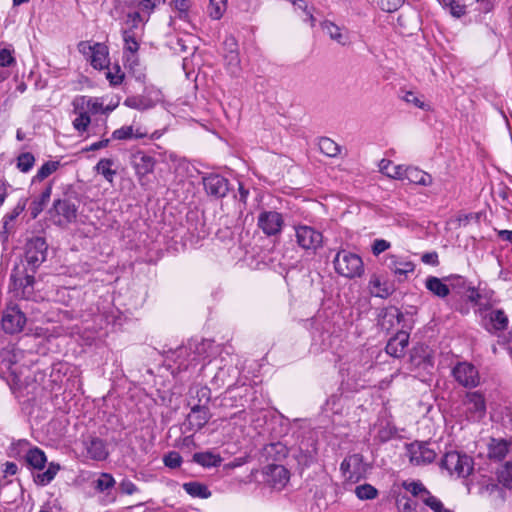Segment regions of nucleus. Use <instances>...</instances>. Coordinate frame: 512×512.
<instances>
[{
  "instance_id": "obj_15",
  "label": "nucleus",
  "mask_w": 512,
  "mask_h": 512,
  "mask_svg": "<svg viewBox=\"0 0 512 512\" xmlns=\"http://www.w3.org/2000/svg\"><path fill=\"white\" fill-rule=\"evenodd\" d=\"M202 181L206 193L216 199L225 197L230 190L228 179L219 174H208Z\"/></svg>"
},
{
  "instance_id": "obj_31",
  "label": "nucleus",
  "mask_w": 512,
  "mask_h": 512,
  "mask_svg": "<svg viewBox=\"0 0 512 512\" xmlns=\"http://www.w3.org/2000/svg\"><path fill=\"white\" fill-rule=\"evenodd\" d=\"M170 47L177 54H194L196 51L191 35L177 37L174 41L170 42Z\"/></svg>"
},
{
  "instance_id": "obj_60",
  "label": "nucleus",
  "mask_w": 512,
  "mask_h": 512,
  "mask_svg": "<svg viewBox=\"0 0 512 512\" xmlns=\"http://www.w3.org/2000/svg\"><path fill=\"white\" fill-rule=\"evenodd\" d=\"M423 503L434 512H453L450 509L445 508L441 500L431 493L424 499Z\"/></svg>"
},
{
  "instance_id": "obj_42",
  "label": "nucleus",
  "mask_w": 512,
  "mask_h": 512,
  "mask_svg": "<svg viewBox=\"0 0 512 512\" xmlns=\"http://www.w3.org/2000/svg\"><path fill=\"white\" fill-rule=\"evenodd\" d=\"M249 390V388L247 386H241V387H231L229 386V388L227 389L226 393H225V396L223 398V401L227 402V401H236L238 398H239V401L240 403H231L230 405L231 406H241L243 407L244 406V400H243V395L246 394V392Z\"/></svg>"
},
{
  "instance_id": "obj_25",
  "label": "nucleus",
  "mask_w": 512,
  "mask_h": 512,
  "mask_svg": "<svg viewBox=\"0 0 512 512\" xmlns=\"http://www.w3.org/2000/svg\"><path fill=\"white\" fill-rule=\"evenodd\" d=\"M73 107L78 110H85L88 114L104 113L103 103L97 98L79 96L73 100Z\"/></svg>"
},
{
  "instance_id": "obj_41",
  "label": "nucleus",
  "mask_w": 512,
  "mask_h": 512,
  "mask_svg": "<svg viewBox=\"0 0 512 512\" xmlns=\"http://www.w3.org/2000/svg\"><path fill=\"white\" fill-rule=\"evenodd\" d=\"M397 434L396 427L389 421H380L378 424L376 438L385 443Z\"/></svg>"
},
{
  "instance_id": "obj_62",
  "label": "nucleus",
  "mask_w": 512,
  "mask_h": 512,
  "mask_svg": "<svg viewBox=\"0 0 512 512\" xmlns=\"http://www.w3.org/2000/svg\"><path fill=\"white\" fill-rule=\"evenodd\" d=\"M402 99L407 103L413 104L417 108L426 110V104L413 91H406L402 96Z\"/></svg>"
},
{
  "instance_id": "obj_39",
  "label": "nucleus",
  "mask_w": 512,
  "mask_h": 512,
  "mask_svg": "<svg viewBox=\"0 0 512 512\" xmlns=\"http://www.w3.org/2000/svg\"><path fill=\"white\" fill-rule=\"evenodd\" d=\"M147 134L144 132H140L139 129L134 130L133 126H122L119 129H116L112 133V139L114 140H129V139H139L145 137Z\"/></svg>"
},
{
  "instance_id": "obj_6",
  "label": "nucleus",
  "mask_w": 512,
  "mask_h": 512,
  "mask_svg": "<svg viewBox=\"0 0 512 512\" xmlns=\"http://www.w3.org/2000/svg\"><path fill=\"white\" fill-rule=\"evenodd\" d=\"M335 271L346 278L360 277L364 273L362 258L352 252L341 250L333 259Z\"/></svg>"
},
{
  "instance_id": "obj_54",
  "label": "nucleus",
  "mask_w": 512,
  "mask_h": 512,
  "mask_svg": "<svg viewBox=\"0 0 512 512\" xmlns=\"http://www.w3.org/2000/svg\"><path fill=\"white\" fill-rule=\"evenodd\" d=\"M355 494L361 500H371L377 497L378 491L370 484H363L356 487Z\"/></svg>"
},
{
  "instance_id": "obj_23",
  "label": "nucleus",
  "mask_w": 512,
  "mask_h": 512,
  "mask_svg": "<svg viewBox=\"0 0 512 512\" xmlns=\"http://www.w3.org/2000/svg\"><path fill=\"white\" fill-rule=\"evenodd\" d=\"M511 442L502 438H491L487 445V456L494 462L504 460L509 452Z\"/></svg>"
},
{
  "instance_id": "obj_19",
  "label": "nucleus",
  "mask_w": 512,
  "mask_h": 512,
  "mask_svg": "<svg viewBox=\"0 0 512 512\" xmlns=\"http://www.w3.org/2000/svg\"><path fill=\"white\" fill-rule=\"evenodd\" d=\"M340 470L344 478L350 482L356 483L361 478V456L354 454L346 457L341 465Z\"/></svg>"
},
{
  "instance_id": "obj_4",
  "label": "nucleus",
  "mask_w": 512,
  "mask_h": 512,
  "mask_svg": "<svg viewBox=\"0 0 512 512\" xmlns=\"http://www.w3.org/2000/svg\"><path fill=\"white\" fill-rule=\"evenodd\" d=\"M440 468L446 470L450 476L466 478L474 469V461L465 453L449 451L441 459Z\"/></svg>"
},
{
  "instance_id": "obj_24",
  "label": "nucleus",
  "mask_w": 512,
  "mask_h": 512,
  "mask_svg": "<svg viewBox=\"0 0 512 512\" xmlns=\"http://www.w3.org/2000/svg\"><path fill=\"white\" fill-rule=\"evenodd\" d=\"M33 272L24 263L21 266H16L10 276L14 286L22 287L24 290L32 287L35 281Z\"/></svg>"
},
{
  "instance_id": "obj_28",
  "label": "nucleus",
  "mask_w": 512,
  "mask_h": 512,
  "mask_svg": "<svg viewBox=\"0 0 512 512\" xmlns=\"http://www.w3.org/2000/svg\"><path fill=\"white\" fill-rule=\"evenodd\" d=\"M133 165L137 174L146 175L154 170L155 159L143 152H137L133 156Z\"/></svg>"
},
{
  "instance_id": "obj_12",
  "label": "nucleus",
  "mask_w": 512,
  "mask_h": 512,
  "mask_svg": "<svg viewBox=\"0 0 512 512\" xmlns=\"http://www.w3.org/2000/svg\"><path fill=\"white\" fill-rule=\"evenodd\" d=\"M455 380L465 388H474L480 384V375L477 368L467 362H460L452 369Z\"/></svg>"
},
{
  "instance_id": "obj_45",
  "label": "nucleus",
  "mask_w": 512,
  "mask_h": 512,
  "mask_svg": "<svg viewBox=\"0 0 512 512\" xmlns=\"http://www.w3.org/2000/svg\"><path fill=\"white\" fill-rule=\"evenodd\" d=\"M60 167L59 161H47L45 162L37 171L36 175L33 177V182H41Z\"/></svg>"
},
{
  "instance_id": "obj_9",
  "label": "nucleus",
  "mask_w": 512,
  "mask_h": 512,
  "mask_svg": "<svg viewBox=\"0 0 512 512\" xmlns=\"http://www.w3.org/2000/svg\"><path fill=\"white\" fill-rule=\"evenodd\" d=\"M47 248L46 241L42 237H35L27 242L24 262L31 272L35 273L36 269L45 261Z\"/></svg>"
},
{
  "instance_id": "obj_49",
  "label": "nucleus",
  "mask_w": 512,
  "mask_h": 512,
  "mask_svg": "<svg viewBox=\"0 0 512 512\" xmlns=\"http://www.w3.org/2000/svg\"><path fill=\"white\" fill-rule=\"evenodd\" d=\"M320 151L329 157H335L340 153V147L332 139L323 137L319 141Z\"/></svg>"
},
{
  "instance_id": "obj_43",
  "label": "nucleus",
  "mask_w": 512,
  "mask_h": 512,
  "mask_svg": "<svg viewBox=\"0 0 512 512\" xmlns=\"http://www.w3.org/2000/svg\"><path fill=\"white\" fill-rule=\"evenodd\" d=\"M1 365L7 370H12V367L19 361L18 351L13 347L3 348L0 352Z\"/></svg>"
},
{
  "instance_id": "obj_58",
  "label": "nucleus",
  "mask_w": 512,
  "mask_h": 512,
  "mask_svg": "<svg viewBox=\"0 0 512 512\" xmlns=\"http://www.w3.org/2000/svg\"><path fill=\"white\" fill-rule=\"evenodd\" d=\"M183 459L179 452L170 451L163 457V463L166 467L176 469L181 466Z\"/></svg>"
},
{
  "instance_id": "obj_52",
  "label": "nucleus",
  "mask_w": 512,
  "mask_h": 512,
  "mask_svg": "<svg viewBox=\"0 0 512 512\" xmlns=\"http://www.w3.org/2000/svg\"><path fill=\"white\" fill-rule=\"evenodd\" d=\"M226 8L227 3L220 2L217 0H209L207 12L212 19L219 20L226 11Z\"/></svg>"
},
{
  "instance_id": "obj_35",
  "label": "nucleus",
  "mask_w": 512,
  "mask_h": 512,
  "mask_svg": "<svg viewBox=\"0 0 512 512\" xmlns=\"http://www.w3.org/2000/svg\"><path fill=\"white\" fill-rule=\"evenodd\" d=\"M183 489L194 498L207 499L211 496V491L208 489L207 485L197 481L184 483Z\"/></svg>"
},
{
  "instance_id": "obj_17",
  "label": "nucleus",
  "mask_w": 512,
  "mask_h": 512,
  "mask_svg": "<svg viewBox=\"0 0 512 512\" xmlns=\"http://www.w3.org/2000/svg\"><path fill=\"white\" fill-rule=\"evenodd\" d=\"M386 267L398 278L399 281L406 280L408 274L413 273L415 265L413 262L398 257L394 254L385 256Z\"/></svg>"
},
{
  "instance_id": "obj_10",
  "label": "nucleus",
  "mask_w": 512,
  "mask_h": 512,
  "mask_svg": "<svg viewBox=\"0 0 512 512\" xmlns=\"http://www.w3.org/2000/svg\"><path fill=\"white\" fill-rule=\"evenodd\" d=\"M26 320L25 314L18 306H8L3 312L1 326L5 333L13 335L23 330Z\"/></svg>"
},
{
  "instance_id": "obj_22",
  "label": "nucleus",
  "mask_w": 512,
  "mask_h": 512,
  "mask_svg": "<svg viewBox=\"0 0 512 512\" xmlns=\"http://www.w3.org/2000/svg\"><path fill=\"white\" fill-rule=\"evenodd\" d=\"M409 343V333L406 331H398L391 337L386 345L387 354L400 358L405 354V349Z\"/></svg>"
},
{
  "instance_id": "obj_64",
  "label": "nucleus",
  "mask_w": 512,
  "mask_h": 512,
  "mask_svg": "<svg viewBox=\"0 0 512 512\" xmlns=\"http://www.w3.org/2000/svg\"><path fill=\"white\" fill-rule=\"evenodd\" d=\"M391 247V244L389 241L385 239H375L372 244V253L375 256H378L382 252L388 250Z\"/></svg>"
},
{
  "instance_id": "obj_38",
  "label": "nucleus",
  "mask_w": 512,
  "mask_h": 512,
  "mask_svg": "<svg viewBox=\"0 0 512 512\" xmlns=\"http://www.w3.org/2000/svg\"><path fill=\"white\" fill-rule=\"evenodd\" d=\"M26 203H27V199L26 198H22L18 201V203L16 204V206L12 209L11 212L7 213L4 217H3V231L1 232V235L2 234H7L9 232V230L12 228L9 226L10 222L14 221L26 208Z\"/></svg>"
},
{
  "instance_id": "obj_29",
  "label": "nucleus",
  "mask_w": 512,
  "mask_h": 512,
  "mask_svg": "<svg viewBox=\"0 0 512 512\" xmlns=\"http://www.w3.org/2000/svg\"><path fill=\"white\" fill-rule=\"evenodd\" d=\"M60 469L61 466L58 463L50 462L44 472H39L33 475L34 483L42 487L47 486L54 480Z\"/></svg>"
},
{
  "instance_id": "obj_61",
  "label": "nucleus",
  "mask_w": 512,
  "mask_h": 512,
  "mask_svg": "<svg viewBox=\"0 0 512 512\" xmlns=\"http://www.w3.org/2000/svg\"><path fill=\"white\" fill-rule=\"evenodd\" d=\"M404 2L405 0H379L378 5L382 11L391 13L398 10Z\"/></svg>"
},
{
  "instance_id": "obj_40",
  "label": "nucleus",
  "mask_w": 512,
  "mask_h": 512,
  "mask_svg": "<svg viewBox=\"0 0 512 512\" xmlns=\"http://www.w3.org/2000/svg\"><path fill=\"white\" fill-rule=\"evenodd\" d=\"M114 161L109 158H102L95 166L97 173L101 174L109 183H113L114 177L117 174L116 170L112 168Z\"/></svg>"
},
{
  "instance_id": "obj_63",
  "label": "nucleus",
  "mask_w": 512,
  "mask_h": 512,
  "mask_svg": "<svg viewBox=\"0 0 512 512\" xmlns=\"http://www.w3.org/2000/svg\"><path fill=\"white\" fill-rule=\"evenodd\" d=\"M239 52L238 42L236 38L229 34L226 35L223 41V53Z\"/></svg>"
},
{
  "instance_id": "obj_26",
  "label": "nucleus",
  "mask_w": 512,
  "mask_h": 512,
  "mask_svg": "<svg viewBox=\"0 0 512 512\" xmlns=\"http://www.w3.org/2000/svg\"><path fill=\"white\" fill-rule=\"evenodd\" d=\"M24 460L29 468L35 470L44 469L47 463V457L45 455V452L38 447L30 448L26 452Z\"/></svg>"
},
{
  "instance_id": "obj_33",
  "label": "nucleus",
  "mask_w": 512,
  "mask_h": 512,
  "mask_svg": "<svg viewBox=\"0 0 512 512\" xmlns=\"http://www.w3.org/2000/svg\"><path fill=\"white\" fill-rule=\"evenodd\" d=\"M169 5L171 9L177 13L179 20L190 22L192 10L191 0H171Z\"/></svg>"
},
{
  "instance_id": "obj_3",
  "label": "nucleus",
  "mask_w": 512,
  "mask_h": 512,
  "mask_svg": "<svg viewBox=\"0 0 512 512\" xmlns=\"http://www.w3.org/2000/svg\"><path fill=\"white\" fill-rule=\"evenodd\" d=\"M390 164L391 161L387 159H382L379 163L380 171L390 178L398 180L407 179L410 183L421 186H430L432 184V176L417 167L397 165L393 167V172H389L387 169Z\"/></svg>"
},
{
  "instance_id": "obj_20",
  "label": "nucleus",
  "mask_w": 512,
  "mask_h": 512,
  "mask_svg": "<svg viewBox=\"0 0 512 512\" xmlns=\"http://www.w3.org/2000/svg\"><path fill=\"white\" fill-rule=\"evenodd\" d=\"M86 457L95 461H104L107 459L109 452L104 440L98 437H90L83 442Z\"/></svg>"
},
{
  "instance_id": "obj_27",
  "label": "nucleus",
  "mask_w": 512,
  "mask_h": 512,
  "mask_svg": "<svg viewBox=\"0 0 512 512\" xmlns=\"http://www.w3.org/2000/svg\"><path fill=\"white\" fill-rule=\"evenodd\" d=\"M322 30L330 37L331 40L344 46L349 42V36L343 29L335 23L325 20L321 23Z\"/></svg>"
},
{
  "instance_id": "obj_16",
  "label": "nucleus",
  "mask_w": 512,
  "mask_h": 512,
  "mask_svg": "<svg viewBox=\"0 0 512 512\" xmlns=\"http://www.w3.org/2000/svg\"><path fill=\"white\" fill-rule=\"evenodd\" d=\"M52 212L58 217L56 223L61 226L72 223L77 218V207L75 203L69 199L55 200Z\"/></svg>"
},
{
  "instance_id": "obj_56",
  "label": "nucleus",
  "mask_w": 512,
  "mask_h": 512,
  "mask_svg": "<svg viewBox=\"0 0 512 512\" xmlns=\"http://www.w3.org/2000/svg\"><path fill=\"white\" fill-rule=\"evenodd\" d=\"M441 4L450 10V13L456 17L460 18L466 14V6L461 4L458 0H442Z\"/></svg>"
},
{
  "instance_id": "obj_7",
  "label": "nucleus",
  "mask_w": 512,
  "mask_h": 512,
  "mask_svg": "<svg viewBox=\"0 0 512 512\" xmlns=\"http://www.w3.org/2000/svg\"><path fill=\"white\" fill-rule=\"evenodd\" d=\"M78 51L90 62L95 69L102 70L109 66V49L99 42L81 41Z\"/></svg>"
},
{
  "instance_id": "obj_53",
  "label": "nucleus",
  "mask_w": 512,
  "mask_h": 512,
  "mask_svg": "<svg viewBox=\"0 0 512 512\" xmlns=\"http://www.w3.org/2000/svg\"><path fill=\"white\" fill-rule=\"evenodd\" d=\"M370 287L373 289L375 296L380 298H387L391 294V289L386 285H382L380 278L373 276L369 281Z\"/></svg>"
},
{
  "instance_id": "obj_48",
  "label": "nucleus",
  "mask_w": 512,
  "mask_h": 512,
  "mask_svg": "<svg viewBox=\"0 0 512 512\" xmlns=\"http://www.w3.org/2000/svg\"><path fill=\"white\" fill-rule=\"evenodd\" d=\"M498 481L506 488L512 490V462H506L497 472Z\"/></svg>"
},
{
  "instance_id": "obj_37",
  "label": "nucleus",
  "mask_w": 512,
  "mask_h": 512,
  "mask_svg": "<svg viewBox=\"0 0 512 512\" xmlns=\"http://www.w3.org/2000/svg\"><path fill=\"white\" fill-rule=\"evenodd\" d=\"M401 486L408 491L412 496L419 498L422 502L430 494V491L419 480H405Z\"/></svg>"
},
{
  "instance_id": "obj_5",
  "label": "nucleus",
  "mask_w": 512,
  "mask_h": 512,
  "mask_svg": "<svg viewBox=\"0 0 512 512\" xmlns=\"http://www.w3.org/2000/svg\"><path fill=\"white\" fill-rule=\"evenodd\" d=\"M493 302L481 303L475 312L481 319V326L489 333L496 334L508 328L509 319L502 309L491 310Z\"/></svg>"
},
{
  "instance_id": "obj_8",
  "label": "nucleus",
  "mask_w": 512,
  "mask_h": 512,
  "mask_svg": "<svg viewBox=\"0 0 512 512\" xmlns=\"http://www.w3.org/2000/svg\"><path fill=\"white\" fill-rule=\"evenodd\" d=\"M296 243L305 251L315 253L323 246V234L316 228L308 225H295Z\"/></svg>"
},
{
  "instance_id": "obj_51",
  "label": "nucleus",
  "mask_w": 512,
  "mask_h": 512,
  "mask_svg": "<svg viewBox=\"0 0 512 512\" xmlns=\"http://www.w3.org/2000/svg\"><path fill=\"white\" fill-rule=\"evenodd\" d=\"M190 394L192 398H197V404L205 406L211 399V390L207 386L191 388Z\"/></svg>"
},
{
  "instance_id": "obj_2",
  "label": "nucleus",
  "mask_w": 512,
  "mask_h": 512,
  "mask_svg": "<svg viewBox=\"0 0 512 512\" xmlns=\"http://www.w3.org/2000/svg\"><path fill=\"white\" fill-rule=\"evenodd\" d=\"M166 0H125V6L130 10L127 13V23L132 27L144 26L158 7Z\"/></svg>"
},
{
  "instance_id": "obj_11",
  "label": "nucleus",
  "mask_w": 512,
  "mask_h": 512,
  "mask_svg": "<svg viewBox=\"0 0 512 512\" xmlns=\"http://www.w3.org/2000/svg\"><path fill=\"white\" fill-rule=\"evenodd\" d=\"M463 405L468 419L472 421H480L486 414L485 395L480 391L467 392Z\"/></svg>"
},
{
  "instance_id": "obj_46",
  "label": "nucleus",
  "mask_w": 512,
  "mask_h": 512,
  "mask_svg": "<svg viewBox=\"0 0 512 512\" xmlns=\"http://www.w3.org/2000/svg\"><path fill=\"white\" fill-rule=\"evenodd\" d=\"M74 114H76V118L73 120L72 124L76 131L79 133H83L87 130L89 124L91 123V119L87 111L78 110L74 108Z\"/></svg>"
},
{
  "instance_id": "obj_55",
  "label": "nucleus",
  "mask_w": 512,
  "mask_h": 512,
  "mask_svg": "<svg viewBox=\"0 0 512 512\" xmlns=\"http://www.w3.org/2000/svg\"><path fill=\"white\" fill-rule=\"evenodd\" d=\"M125 74L119 65L115 64L111 68L108 67L106 78L112 86L120 85L124 80Z\"/></svg>"
},
{
  "instance_id": "obj_1",
  "label": "nucleus",
  "mask_w": 512,
  "mask_h": 512,
  "mask_svg": "<svg viewBox=\"0 0 512 512\" xmlns=\"http://www.w3.org/2000/svg\"><path fill=\"white\" fill-rule=\"evenodd\" d=\"M212 346L210 340H190L187 345L177 347L175 350L170 351L167 355L168 360H172L175 364L177 373L187 371L190 368L196 367L208 358V349Z\"/></svg>"
},
{
  "instance_id": "obj_59",
  "label": "nucleus",
  "mask_w": 512,
  "mask_h": 512,
  "mask_svg": "<svg viewBox=\"0 0 512 512\" xmlns=\"http://www.w3.org/2000/svg\"><path fill=\"white\" fill-rule=\"evenodd\" d=\"M396 505L399 512H418L416 510V503L409 497L399 495L396 499Z\"/></svg>"
},
{
  "instance_id": "obj_14",
  "label": "nucleus",
  "mask_w": 512,
  "mask_h": 512,
  "mask_svg": "<svg viewBox=\"0 0 512 512\" xmlns=\"http://www.w3.org/2000/svg\"><path fill=\"white\" fill-rule=\"evenodd\" d=\"M407 452L410 462L416 466L430 464L437 456L427 442H413L407 446Z\"/></svg>"
},
{
  "instance_id": "obj_34",
  "label": "nucleus",
  "mask_w": 512,
  "mask_h": 512,
  "mask_svg": "<svg viewBox=\"0 0 512 512\" xmlns=\"http://www.w3.org/2000/svg\"><path fill=\"white\" fill-rule=\"evenodd\" d=\"M52 193L51 185H48L41 194L35 198L30 206L31 216L32 218H36L46 207L47 203L50 200Z\"/></svg>"
},
{
  "instance_id": "obj_50",
  "label": "nucleus",
  "mask_w": 512,
  "mask_h": 512,
  "mask_svg": "<svg viewBox=\"0 0 512 512\" xmlns=\"http://www.w3.org/2000/svg\"><path fill=\"white\" fill-rule=\"evenodd\" d=\"M34 163L35 157L30 152L21 153L17 157V168L23 173L29 172L33 168Z\"/></svg>"
},
{
  "instance_id": "obj_13",
  "label": "nucleus",
  "mask_w": 512,
  "mask_h": 512,
  "mask_svg": "<svg viewBox=\"0 0 512 512\" xmlns=\"http://www.w3.org/2000/svg\"><path fill=\"white\" fill-rule=\"evenodd\" d=\"M258 227L267 236H276L282 232L284 219L277 211H262L257 220Z\"/></svg>"
},
{
  "instance_id": "obj_36",
  "label": "nucleus",
  "mask_w": 512,
  "mask_h": 512,
  "mask_svg": "<svg viewBox=\"0 0 512 512\" xmlns=\"http://www.w3.org/2000/svg\"><path fill=\"white\" fill-rule=\"evenodd\" d=\"M425 287L434 295L445 298L449 295L450 289L448 285L442 282L441 279L435 276H429L425 281Z\"/></svg>"
},
{
  "instance_id": "obj_47",
  "label": "nucleus",
  "mask_w": 512,
  "mask_h": 512,
  "mask_svg": "<svg viewBox=\"0 0 512 512\" xmlns=\"http://www.w3.org/2000/svg\"><path fill=\"white\" fill-rule=\"evenodd\" d=\"M468 291L470 292L468 295V300L477 305V309H480L481 303L492 302L491 298L494 294L493 291L480 292L473 287H470Z\"/></svg>"
},
{
  "instance_id": "obj_21",
  "label": "nucleus",
  "mask_w": 512,
  "mask_h": 512,
  "mask_svg": "<svg viewBox=\"0 0 512 512\" xmlns=\"http://www.w3.org/2000/svg\"><path fill=\"white\" fill-rule=\"evenodd\" d=\"M210 419V412L207 406L194 404L187 417V425L190 430L198 431L203 428Z\"/></svg>"
},
{
  "instance_id": "obj_18",
  "label": "nucleus",
  "mask_w": 512,
  "mask_h": 512,
  "mask_svg": "<svg viewBox=\"0 0 512 512\" xmlns=\"http://www.w3.org/2000/svg\"><path fill=\"white\" fill-rule=\"evenodd\" d=\"M290 479L289 471L282 465H269L265 471V482L275 490H282Z\"/></svg>"
},
{
  "instance_id": "obj_44",
  "label": "nucleus",
  "mask_w": 512,
  "mask_h": 512,
  "mask_svg": "<svg viewBox=\"0 0 512 512\" xmlns=\"http://www.w3.org/2000/svg\"><path fill=\"white\" fill-rule=\"evenodd\" d=\"M225 66L232 76H237L241 71V60L239 52L223 53Z\"/></svg>"
},
{
  "instance_id": "obj_30",
  "label": "nucleus",
  "mask_w": 512,
  "mask_h": 512,
  "mask_svg": "<svg viewBox=\"0 0 512 512\" xmlns=\"http://www.w3.org/2000/svg\"><path fill=\"white\" fill-rule=\"evenodd\" d=\"M128 26L122 31V37L124 41V52L123 53H137L139 50V43L136 39L135 30L140 26L132 27L130 23L125 22Z\"/></svg>"
},
{
  "instance_id": "obj_32",
  "label": "nucleus",
  "mask_w": 512,
  "mask_h": 512,
  "mask_svg": "<svg viewBox=\"0 0 512 512\" xmlns=\"http://www.w3.org/2000/svg\"><path fill=\"white\" fill-rule=\"evenodd\" d=\"M193 461L205 468H211L219 466L222 463V458L219 454L205 451L193 454Z\"/></svg>"
},
{
  "instance_id": "obj_57",
  "label": "nucleus",
  "mask_w": 512,
  "mask_h": 512,
  "mask_svg": "<svg viewBox=\"0 0 512 512\" xmlns=\"http://www.w3.org/2000/svg\"><path fill=\"white\" fill-rule=\"evenodd\" d=\"M115 485L113 476L109 473H102L95 481V489L99 492H104Z\"/></svg>"
}]
</instances>
